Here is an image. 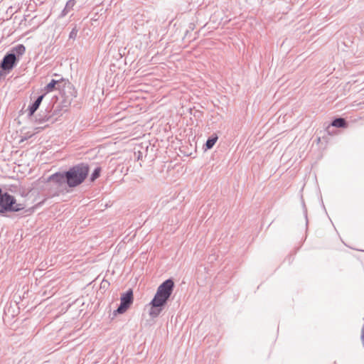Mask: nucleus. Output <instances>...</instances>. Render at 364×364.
I'll list each match as a JSON object with an SVG mask.
<instances>
[{"label": "nucleus", "mask_w": 364, "mask_h": 364, "mask_svg": "<svg viewBox=\"0 0 364 364\" xmlns=\"http://www.w3.org/2000/svg\"><path fill=\"white\" fill-rule=\"evenodd\" d=\"M89 172V164L82 162L70 166L66 171L54 173L47 178V182L53 183L60 191L65 186L74 188L85 182Z\"/></svg>", "instance_id": "1"}, {"label": "nucleus", "mask_w": 364, "mask_h": 364, "mask_svg": "<svg viewBox=\"0 0 364 364\" xmlns=\"http://www.w3.org/2000/svg\"><path fill=\"white\" fill-rule=\"evenodd\" d=\"M174 288V282L172 279H168L162 282L158 287L156 292L150 301L149 316L154 318L164 310L171 297Z\"/></svg>", "instance_id": "2"}, {"label": "nucleus", "mask_w": 364, "mask_h": 364, "mask_svg": "<svg viewBox=\"0 0 364 364\" xmlns=\"http://www.w3.org/2000/svg\"><path fill=\"white\" fill-rule=\"evenodd\" d=\"M23 210L24 213L30 212V210H25L23 203H18L16 198L0 188V214L6 215L9 213H16Z\"/></svg>", "instance_id": "3"}, {"label": "nucleus", "mask_w": 364, "mask_h": 364, "mask_svg": "<svg viewBox=\"0 0 364 364\" xmlns=\"http://www.w3.org/2000/svg\"><path fill=\"white\" fill-rule=\"evenodd\" d=\"M26 48L23 44H18L7 52L0 62V68L9 74L17 65L20 58L25 53Z\"/></svg>", "instance_id": "4"}, {"label": "nucleus", "mask_w": 364, "mask_h": 364, "mask_svg": "<svg viewBox=\"0 0 364 364\" xmlns=\"http://www.w3.org/2000/svg\"><path fill=\"white\" fill-rule=\"evenodd\" d=\"M134 301L133 290L129 289L126 292L123 293L120 297V304L118 308L114 311V315L117 314H122L131 306Z\"/></svg>", "instance_id": "5"}, {"label": "nucleus", "mask_w": 364, "mask_h": 364, "mask_svg": "<svg viewBox=\"0 0 364 364\" xmlns=\"http://www.w3.org/2000/svg\"><path fill=\"white\" fill-rule=\"evenodd\" d=\"M55 114V111L52 112V107L50 105H48V107L45 109V110H41L40 113L36 117V122L38 123H44L46 122H49L50 123H54L56 121V118H54V115Z\"/></svg>", "instance_id": "6"}, {"label": "nucleus", "mask_w": 364, "mask_h": 364, "mask_svg": "<svg viewBox=\"0 0 364 364\" xmlns=\"http://www.w3.org/2000/svg\"><path fill=\"white\" fill-rule=\"evenodd\" d=\"M45 96H46V93L39 95L32 104L28 105V116H33L34 114V113L39 108Z\"/></svg>", "instance_id": "7"}, {"label": "nucleus", "mask_w": 364, "mask_h": 364, "mask_svg": "<svg viewBox=\"0 0 364 364\" xmlns=\"http://www.w3.org/2000/svg\"><path fill=\"white\" fill-rule=\"evenodd\" d=\"M348 127L347 121L342 117L335 118L331 123V124L327 127L326 130L328 133L331 132V128L337 127V128H346Z\"/></svg>", "instance_id": "8"}, {"label": "nucleus", "mask_w": 364, "mask_h": 364, "mask_svg": "<svg viewBox=\"0 0 364 364\" xmlns=\"http://www.w3.org/2000/svg\"><path fill=\"white\" fill-rule=\"evenodd\" d=\"M75 4V0H68L65 4V8L63 9L60 14V18L65 17L73 8Z\"/></svg>", "instance_id": "9"}, {"label": "nucleus", "mask_w": 364, "mask_h": 364, "mask_svg": "<svg viewBox=\"0 0 364 364\" xmlns=\"http://www.w3.org/2000/svg\"><path fill=\"white\" fill-rule=\"evenodd\" d=\"M218 139V136L216 134H213L206 141L205 144V150L210 149L215 144L216 141Z\"/></svg>", "instance_id": "10"}, {"label": "nucleus", "mask_w": 364, "mask_h": 364, "mask_svg": "<svg viewBox=\"0 0 364 364\" xmlns=\"http://www.w3.org/2000/svg\"><path fill=\"white\" fill-rule=\"evenodd\" d=\"M60 82V80H51V81L44 87V91L46 93L53 92L55 90L59 89L56 87L57 85H58Z\"/></svg>", "instance_id": "11"}, {"label": "nucleus", "mask_w": 364, "mask_h": 364, "mask_svg": "<svg viewBox=\"0 0 364 364\" xmlns=\"http://www.w3.org/2000/svg\"><path fill=\"white\" fill-rule=\"evenodd\" d=\"M102 172V168L100 166H97L93 171L92 172L90 176V182L95 181L100 176Z\"/></svg>", "instance_id": "12"}, {"label": "nucleus", "mask_w": 364, "mask_h": 364, "mask_svg": "<svg viewBox=\"0 0 364 364\" xmlns=\"http://www.w3.org/2000/svg\"><path fill=\"white\" fill-rule=\"evenodd\" d=\"M77 32H78V29L77 28V26H75L69 34V39L75 40L77 37Z\"/></svg>", "instance_id": "13"}, {"label": "nucleus", "mask_w": 364, "mask_h": 364, "mask_svg": "<svg viewBox=\"0 0 364 364\" xmlns=\"http://www.w3.org/2000/svg\"><path fill=\"white\" fill-rule=\"evenodd\" d=\"M302 206H303V211H304V217L306 218V224H307L308 223L307 209H306V205H305V203H304V200H302Z\"/></svg>", "instance_id": "14"}, {"label": "nucleus", "mask_w": 364, "mask_h": 364, "mask_svg": "<svg viewBox=\"0 0 364 364\" xmlns=\"http://www.w3.org/2000/svg\"><path fill=\"white\" fill-rule=\"evenodd\" d=\"M9 75L6 71L3 70L2 68H0V80L6 77V76Z\"/></svg>", "instance_id": "15"}, {"label": "nucleus", "mask_w": 364, "mask_h": 364, "mask_svg": "<svg viewBox=\"0 0 364 364\" xmlns=\"http://www.w3.org/2000/svg\"><path fill=\"white\" fill-rule=\"evenodd\" d=\"M141 158V152H139L138 159Z\"/></svg>", "instance_id": "16"}, {"label": "nucleus", "mask_w": 364, "mask_h": 364, "mask_svg": "<svg viewBox=\"0 0 364 364\" xmlns=\"http://www.w3.org/2000/svg\"><path fill=\"white\" fill-rule=\"evenodd\" d=\"M58 194H59V193H58V192H56V193L54 194V196H55V195L58 196Z\"/></svg>", "instance_id": "17"}, {"label": "nucleus", "mask_w": 364, "mask_h": 364, "mask_svg": "<svg viewBox=\"0 0 364 364\" xmlns=\"http://www.w3.org/2000/svg\"><path fill=\"white\" fill-rule=\"evenodd\" d=\"M362 28L364 29V22H363Z\"/></svg>", "instance_id": "18"}]
</instances>
